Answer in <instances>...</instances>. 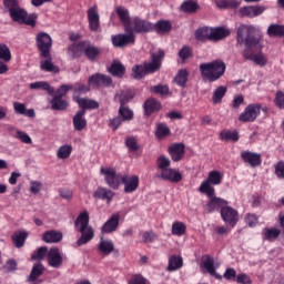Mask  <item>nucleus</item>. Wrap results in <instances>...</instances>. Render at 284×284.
<instances>
[{"instance_id": "1", "label": "nucleus", "mask_w": 284, "mask_h": 284, "mask_svg": "<svg viewBox=\"0 0 284 284\" xmlns=\"http://www.w3.org/2000/svg\"><path fill=\"white\" fill-rule=\"evenodd\" d=\"M3 7L14 23L30 26L31 28L37 26V13L28 14V11L19 4V0H3Z\"/></svg>"}, {"instance_id": "2", "label": "nucleus", "mask_w": 284, "mask_h": 284, "mask_svg": "<svg viewBox=\"0 0 284 284\" xmlns=\"http://www.w3.org/2000/svg\"><path fill=\"white\" fill-rule=\"evenodd\" d=\"M163 59H165V51L159 49L158 52L151 54V62H144L143 65L135 64L132 68L133 78L143 79L148 74H154L161 70L163 65Z\"/></svg>"}, {"instance_id": "3", "label": "nucleus", "mask_w": 284, "mask_h": 284, "mask_svg": "<svg viewBox=\"0 0 284 284\" xmlns=\"http://www.w3.org/2000/svg\"><path fill=\"white\" fill-rule=\"evenodd\" d=\"M236 43L245 50H254L261 45V38L256 37V29L251 24H240L236 28Z\"/></svg>"}, {"instance_id": "4", "label": "nucleus", "mask_w": 284, "mask_h": 284, "mask_svg": "<svg viewBox=\"0 0 284 284\" xmlns=\"http://www.w3.org/2000/svg\"><path fill=\"white\" fill-rule=\"evenodd\" d=\"M75 232L81 236L75 242L77 247L88 245L94 239V229L90 226V213L88 211L81 212L74 222Z\"/></svg>"}, {"instance_id": "5", "label": "nucleus", "mask_w": 284, "mask_h": 284, "mask_svg": "<svg viewBox=\"0 0 284 284\" xmlns=\"http://www.w3.org/2000/svg\"><path fill=\"white\" fill-rule=\"evenodd\" d=\"M226 68L227 67L223 60H214L212 62L201 63V77L202 79L209 81V83H214V81H219V79L225 74Z\"/></svg>"}, {"instance_id": "6", "label": "nucleus", "mask_w": 284, "mask_h": 284, "mask_svg": "<svg viewBox=\"0 0 284 284\" xmlns=\"http://www.w3.org/2000/svg\"><path fill=\"white\" fill-rule=\"evenodd\" d=\"M222 181L223 175L221 171H211L207 179L201 183L199 192H201V194H206L209 199H212V196L216 194V191L212 185H221Z\"/></svg>"}, {"instance_id": "7", "label": "nucleus", "mask_w": 284, "mask_h": 284, "mask_svg": "<svg viewBox=\"0 0 284 284\" xmlns=\"http://www.w3.org/2000/svg\"><path fill=\"white\" fill-rule=\"evenodd\" d=\"M36 47L39 52V57H50V54H52V37L43 31L37 33Z\"/></svg>"}, {"instance_id": "8", "label": "nucleus", "mask_w": 284, "mask_h": 284, "mask_svg": "<svg viewBox=\"0 0 284 284\" xmlns=\"http://www.w3.org/2000/svg\"><path fill=\"white\" fill-rule=\"evenodd\" d=\"M73 50L84 52V55L89 61L94 62L101 54V48L90 44V41H80L79 43L72 44Z\"/></svg>"}, {"instance_id": "9", "label": "nucleus", "mask_w": 284, "mask_h": 284, "mask_svg": "<svg viewBox=\"0 0 284 284\" xmlns=\"http://www.w3.org/2000/svg\"><path fill=\"white\" fill-rule=\"evenodd\" d=\"M124 32H130L131 34H145L152 32V24L139 17L132 18L129 29H125Z\"/></svg>"}, {"instance_id": "10", "label": "nucleus", "mask_w": 284, "mask_h": 284, "mask_svg": "<svg viewBox=\"0 0 284 284\" xmlns=\"http://www.w3.org/2000/svg\"><path fill=\"white\" fill-rule=\"evenodd\" d=\"M100 173L104 175V181L111 190H119L121 185V179L123 175L116 173V169L114 168H101Z\"/></svg>"}, {"instance_id": "11", "label": "nucleus", "mask_w": 284, "mask_h": 284, "mask_svg": "<svg viewBox=\"0 0 284 284\" xmlns=\"http://www.w3.org/2000/svg\"><path fill=\"white\" fill-rule=\"evenodd\" d=\"M262 108L261 103L248 104L240 114L239 121H241V123H254L261 115Z\"/></svg>"}, {"instance_id": "12", "label": "nucleus", "mask_w": 284, "mask_h": 284, "mask_svg": "<svg viewBox=\"0 0 284 284\" xmlns=\"http://www.w3.org/2000/svg\"><path fill=\"white\" fill-rule=\"evenodd\" d=\"M111 43L113 48H128V45H134L136 43V34L131 32L118 33L111 36Z\"/></svg>"}, {"instance_id": "13", "label": "nucleus", "mask_w": 284, "mask_h": 284, "mask_svg": "<svg viewBox=\"0 0 284 284\" xmlns=\"http://www.w3.org/2000/svg\"><path fill=\"white\" fill-rule=\"evenodd\" d=\"M87 19L91 32H101V16L99 14V7L97 4L88 9Z\"/></svg>"}, {"instance_id": "14", "label": "nucleus", "mask_w": 284, "mask_h": 284, "mask_svg": "<svg viewBox=\"0 0 284 284\" xmlns=\"http://www.w3.org/2000/svg\"><path fill=\"white\" fill-rule=\"evenodd\" d=\"M89 88H112V78L103 73H94L88 79Z\"/></svg>"}, {"instance_id": "15", "label": "nucleus", "mask_w": 284, "mask_h": 284, "mask_svg": "<svg viewBox=\"0 0 284 284\" xmlns=\"http://www.w3.org/2000/svg\"><path fill=\"white\" fill-rule=\"evenodd\" d=\"M221 219L231 227H236V224L239 223V211H236L229 204L224 209H222Z\"/></svg>"}, {"instance_id": "16", "label": "nucleus", "mask_w": 284, "mask_h": 284, "mask_svg": "<svg viewBox=\"0 0 284 284\" xmlns=\"http://www.w3.org/2000/svg\"><path fill=\"white\" fill-rule=\"evenodd\" d=\"M265 12V7L263 6H246L239 9V17L254 19L261 17Z\"/></svg>"}, {"instance_id": "17", "label": "nucleus", "mask_w": 284, "mask_h": 284, "mask_svg": "<svg viewBox=\"0 0 284 284\" xmlns=\"http://www.w3.org/2000/svg\"><path fill=\"white\" fill-rule=\"evenodd\" d=\"M73 101L78 104L80 109L79 112H83V114H85L88 110H99L100 108L99 102L90 98L74 97Z\"/></svg>"}, {"instance_id": "18", "label": "nucleus", "mask_w": 284, "mask_h": 284, "mask_svg": "<svg viewBox=\"0 0 284 284\" xmlns=\"http://www.w3.org/2000/svg\"><path fill=\"white\" fill-rule=\"evenodd\" d=\"M241 159L243 163H247L251 168H258L261 163H263V159L261 153L252 152V151H242Z\"/></svg>"}, {"instance_id": "19", "label": "nucleus", "mask_w": 284, "mask_h": 284, "mask_svg": "<svg viewBox=\"0 0 284 284\" xmlns=\"http://www.w3.org/2000/svg\"><path fill=\"white\" fill-rule=\"evenodd\" d=\"M121 183L124 185V193L132 194L139 190V178L138 175H122Z\"/></svg>"}, {"instance_id": "20", "label": "nucleus", "mask_w": 284, "mask_h": 284, "mask_svg": "<svg viewBox=\"0 0 284 284\" xmlns=\"http://www.w3.org/2000/svg\"><path fill=\"white\" fill-rule=\"evenodd\" d=\"M98 252L101 254V256H110V254L119 252V250L114 247V242L112 240L100 237L98 243Z\"/></svg>"}, {"instance_id": "21", "label": "nucleus", "mask_w": 284, "mask_h": 284, "mask_svg": "<svg viewBox=\"0 0 284 284\" xmlns=\"http://www.w3.org/2000/svg\"><path fill=\"white\" fill-rule=\"evenodd\" d=\"M47 261L49 266L54 267L55 270H59V267L63 265V257L61 256L58 247H51L47 253Z\"/></svg>"}, {"instance_id": "22", "label": "nucleus", "mask_w": 284, "mask_h": 284, "mask_svg": "<svg viewBox=\"0 0 284 284\" xmlns=\"http://www.w3.org/2000/svg\"><path fill=\"white\" fill-rule=\"evenodd\" d=\"M119 221H121V216L112 214L111 219L101 226V234H114L119 230Z\"/></svg>"}, {"instance_id": "23", "label": "nucleus", "mask_w": 284, "mask_h": 284, "mask_svg": "<svg viewBox=\"0 0 284 284\" xmlns=\"http://www.w3.org/2000/svg\"><path fill=\"white\" fill-rule=\"evenodd\" d=\"M160 176L164 181H170V183H181V181H183V174L170 166L169 169H164L163 171H161Z\"/></svg>"}, {"instance_id": "24", "label": "nucleus", "mask_w": 284, "mask_h": 284, "mask_svg": "<svg viewBox=\"0 0 284 284\" xmlns=\"http://www.w3.org/2000/svg\"><path fill=\"white\" fill-rule=\"evenodd\" d=\"M202 265L211 276H214L217 281L223 280V275L216 273V267H214V257L211 255H204L202 257Z\"/></svg>"}, {"instance_id": "25", "label": "nucleus", "mask_w": 284, "mask_h": 284, "mask_svg": "<svg viewBox=\"0 0 284 284\" xmlns=\"http://www.w3.org/2000/svg\"><path fill=\"white\" fill-rule=\"evenodd\" d=\"M168 152L172 161H174V163H179V161H182L183 156H185V144L175 143L169 146Z\"/></svg>"}, {"instance_id": "26", "label": "nucleus", "mask_w": 284, "mask_h": 284, "mask_svg": "<svg viewBox=\"0 0 284 284\" xmlns=\"http://www.w3.org/2000/svg\"><path fill=\"white\" fill-rule=\"evenodd\" d=\"M114 196L115 193L112 190L103 186H99L93 193L94 199H98L99 201H106L108 205L112 203V199H114Z\"/></svg>"}, {"instance_id": "27", "label": "nucleus", "mask_w": 284, "mask_h": 284, "mask_svg": "<svg viewBox=\"0 0 284 284\" xmlns=\"http://www.w3.org/2000/svg\"><path fill=\"white\" fill-rule=\"evenodd\" d=\"M226 205H230V202L213 195L206 203V210L210 214H212V212H216V210H220L221 212L223 209H225Z\"/></svg>"}, {"instance_id": "28", "label": "nucleus", "mask_w": 284, "mask_h": 284, "mask_svg": "<svg viewBox=\"0 0 284 284\" xmlns=\"http://www.w3.org/2000/svg\"><path fill=\"white\" fill-rule=\"evenodd\" d=\"M243 57L246 61H253L261 68L267 65V58H265L263 53H254L252 50H244Z\"/></svg>"}, {"instance_id": "29", "label": "nucleus", "mask_w": 284, "mask_h": 284, "mask_svg": "<svg viewBox=\"0 0 284 284\" xmlns=\"http://www.w3.org/2000/svg\"><path fill=\"white\" fill-rule=\"evenodd\" d=\"M115 12L124 28V32L125 30H130V23L132 22L130 11L125 7H116Z\"/></svg>"}, {"instance_id": "30", "label": "nucleus", "mask_w": 284, "mask_h": 284, "mask_svg": "<svg viewBox=\"0 0 284 284\" xmlns=\"http://www.w3.org/2000/svg\"><path fill=\"white\" fill-rule=\"evenodd\" d=\"M143 108L145 116H152L154 112H159V110H161V102L154 98H151L144 102Z\"/></svg>"}, {"instance_id": "31", "label": "nucleus", "mask_w": 284, "mask_h": 284, "mask_svg": "<svg viewBox=\"0 0 284 284\" xmlns=\"http://www.w3.org/2000/svg\"><path fill=\"white\" fill-rule=\"evenodd\" d=\"M42 241H44V243H61V241H63V233L57 230L45 231L42 234Z\"/></svg>"}, {"instance_id": "32", "label": "nucleus", "mask_w": 284, "mask_h": 284, "mask_svg": "<svg viewBox=\"0 0 284 284\" xmlns=\"http://www.w3.org/2000/svg\"><path fill=\"white\" fill-rule=\"evenodd\" d=\"M73 128L78 132H82L88 128V120L85 119V113L83 111H78L73 116Z\"/></svg>"}, {"instance_id": "33", "label": "nucleus", "mask_w": 284, "mask_h": 284, "mask_svg": "<svg viewBox=\"0 0 284 284\" xmlns=\"http://www.w3.org/2000/svg\"><path fill=\"white\" fill-rule=\"evenodd\" d=\"M40 59H44L40 62L41 70L44 72H53L54 74L59 73V67L52 63V53H49V57H40Z\"/></svg>"}, {"instance_id": "34", "label": "nucleus", "mask_w": 284, "mask_h": 284, "mask_svg": "<svg viewBox=\"0 0 284 284\" xmlns=\"http://www.w3.org/2000/svg\"><path fill=\"white\" fill-rule=\"evenodd\" d=\"M230 34V29L223 27L211 29V41H222V39H227Z\"/></svg>"}, {"instance_id": "35", "label": "nucleus", "mask_w": 284, "mask_h": 284, "mask_svg": "<svg viewBox=\"0 0 284 284\" xmlns=\"http://www.w3.org/2000/svg\"><path fill=\"white\" fill-rule=\"evenodd\" d=\"M183 267V257L181 255H171L169 257L168 272H176Z\"/></svg>"}, {"instance_id": "36", "label": "nucleus", "mask_w": 284, "mask_h": 284, "mask_svg": "<svg viewBox=\"0 0 284 284\" xmlns=\"http://www.w3.org/2000/svg\"><path fill=\"white\" fill-rule=\"evenodd\" d=\"M27 240H28V232H23V231L16 232L11 236V241H12L14 247H17L18 250H21V247H23V245H26Z\"/></svg>"}, {"instance_id": "37", "label": "nucleus", "mask_w": 284, "mask_h": 284, "mask_svg": "<svg viewBox=\"0 0 284 284\" xmlns=\"http://www.w3.org/2000/svg\"><path fill=\"white\" fill-rule=\"evenodd\" d=\"M118 114L124 121V123H130L134 119V111L128 106V104H120Z\"/></svg>"}, {"instance_id": "38", "label": "nucleus", "mask_w": 284, "mask_h": 284, "mask_svg": "<svg viewBox=\"0 0 284 284\" xmlns=\"http://www.w3.org/2000/svg\"><path fill=\"white\" fill-rule=\"evenodd\" d=\"M278 236H281V230H278V229L265 227L262 231L263 241H268L272 243V242L276 241V239H278Z\"/></svg>"}, {"instance_id": "39", "label": "nucleus", "mask_w": 284, "mask_h": 284, "mask_svg": "<svg viewBox=\"0 0 284 284\" xmlns=\"http://www.w3.org/2000/svg\"><path fill=\"white\" fill-rule=\"evenodd\" d=\"M109 73L121 79L125 74V67L120 61H113L109 68Z\"/></svg>"}, {"instance_id": "40", "label": "nucleus", "mask_w": 284, "mask_h": 284, "mask_svg": "<svg viewBox=\"0 0 284 284\" xmlns=\"http://www.w3.org/2000/svg\"><path fill=\"white\" fill-rule=\"evenodd\" d=\"M45 272V266H43L41 263H37L32 266L31 273L28 277L29 283H34L39 276H41Z\"/></svg>"}, {"instance_id": "41", "label": "nucleus", "mask_w": 284, "mask_h": 284, "mask_svg": "<svg viewBox=\"0 0 284 284\" xmlns=\"http://www.w3.org/2000/svg\"><path fill=\"white\" fill-rule=\"evenodd\" d=\"M212 29L207 27L199 28L195 31V39L196 41H212Z\"/></svg>"}, {"instance_id": "42", "label": "nucleus", "mask_w": 284, "mask_h": 284, "mask_svg": "<svg viewBox=\"0 0 284 284\" xmlns=\"http://www.w3.org/2000/svg\"><path fill=\"white\" fill-rule=\"evenodd\" d=\"M221 141H233V143H236L241 136L239 135L237 130H222L220 133Z\"/></svg>"}, {"instance_id": "43", "label": "nucleus", "mask_w": 284, "mask_h": 284, "mask_svg": "<svg viewBox=\"0 0 284 284\" xmlns=\"http://www.w3.org/2000/svg\"><path fill=\"white\" fill-rule=\"evenodd\" d=\"M215 3L221 10H227V8L231 10H236V8L241 6V1L239 0H216Z\"/></svg>"}, {"instance_id": "44", "label": "nucleus", "mask_w": 284, "mask_h": 284, "mask_svg": "<svg viewBox=\"0 0 284 284\" xmlns=\"http://www.w3.org/2000/svg\"><path fill=\"white\" fill-rule=\"evenodd\" d=\"M189 77L190 72H187V69H182L176 73L174 81L180 88H185L187 85Z\"/></svg>"}, {"instance_id": "45", "label": "nucleus", "mask_w": 284, "mask_h": 284, "mask_svg": "<svg viewBox=\"0 0 284 284\" xmlns=\"http://www.w3.org/2000/svg\"><path fill=\"white\" fill-rule=\"evenodd\" d=\"M134 91L132 89H124L119 94L120 105H128L134 99Z\"/></svg>"}, {"instance_id": "46", "label": "nucleus", "mask_w": 284, "mask_h": 284, "mask_svg": "<svg viewBox=\"0 0 284 284\" xmlns=\"http://www.w3.org/2000/svg\"><path fill=\"white\" fill-rule=\"evenodd\" d=\"M181 10L186 14H194V12L199 10V2L194 0H186L181 4Z\"/></svg>"}, {"instance_id": "47", "label": "nucleus", "mask_w": 284, "mask_h": 284, "mask_svg": "<svg viewBox=\"0 0 284 284\" xmlns=\"http://www.w3.org/2000/svg\"><path fill=\"white\" fill-rule=\"evenodd\" d=\"M30 90H44L48 94H54L53 87L50 85L48 82L38 81L30 84Z\"/></svg>"}, {"instance_id": "48", "label": "nucleus", "mask_w": 284, "mask_h": 284, "mask_svg": "<svg viewBox=\"0 0 284 284\" xmlns=\"http://www.w3.org/2000/svg\"><path fill=\"white\" fill-rule=\"evenodd\" d=\"M154 30L158 32V34H161V32H170V30H172V22H170V20H159L154 24Z\"/></svg>"}, {"instance_id": "49", "label": "nucleus", "mask_w": 284, "mask_h": 284, "mask_svg": "<svg viewBox=\"0 0 284 284\" xmlns=\"http://www.w3.org/2000/svg\"><path fill=\"white\" fill-rule=\"evenodd\" d=\"M267 36L268 37H284V26L273 23L267 28Z\"/></svg>"}, {"instance_id": "50", "label": "nucleus", "mask_w": 284, "mask_h": 284, "mask_svg": "<svg viewBox=\"0 0 284 284\" xmlns=\"http://www.w3.org/2000/svg\"><path fill=\"white\" fill-rule=\"evenodd\" d=\"M225 94H227L226 87L221 85L217 89H215V91L213 92V95H212V101H213L214 105L221 103L223 101V97H225Z\"/></svg>"}, {"instance_id": "51", "label": "nucleus", "mask_w": 284, "mask_h": 284, "mask_svg": "<svg viewBox=\"0 0 284 284\" xmlns=\"http://www.w3.org/2000/svg\"><path fill=\"white\" fill-rule=\"evenodd\" d=\"M0 60L4 63H10V61H12V53L6 43H0Z\"/></svg>"}, {"instance_id": "52", "label": "nucleus", "mask_w": 284, "mask_h": 284, "mask_svg": "<svg viewBox=\"0 0 284 284\" xmlns=\"http://www.w3.org/2000/svg\"><path fill=\"white\" fill-rule=\"evenodd\" d=\"M187 231V226L183 222H173L172 224V234L173 236H183Z\"/></svg>"}, {"instance_id": "53", "label": "nucleus", "mask_w": 284, "mask_h": 284, "mask_svg": "<svg viewBox=\"0 0 284 284\" xmlns=\"http://www.w3.org/2000/svg\"><path fill=\"white\" fill-rule=\"evenodd\" d=\"M155 136H158V139H165V136H170V126L165 123H158Z\"/></svg>"}, {"instance_id": "54", "label": "nucleus", "mask_w": 284, "mask_h": 284, "mask_svg": "<svg viewBox=\"0 0 284 284\" xmlns=\"http://www.w3.org/2000/svg\"><path fill=\"white\" fill-rule=\"evenodd\" d=\"M51 108L52 110H65V108H68V102H65V100H62L61 97L54 95L51 100Z\"/></svg>"}, {"instance_id": "55", "label": "nucleus", "mask_w": 284, "mask_h": 284, "mask_svg": "<svg viewBox=\"0 0 284 284\" xmlns=\"http://www.w3.org/2000/svg\"><path fill=\"white\" fill-rule=\"evenodd\" d=\"M48 247L41 246L37 251H34L31 255V261H43L45 256H48Z\"/></svg>"}, {"instance_id": "56", "label": "nucleus", "mask_w": 284, "mask_h": 284, "mask_svg": "<svg viewBox=\"0 0 284 284\" xmlns=\"http://www.w3.org/2000/svg\"><path fill=\"white\" fill-rule=\"evenodd\" d=\"M172 165V162L169 160L165 155H160L156 159V166L160 169V172H163V170H168Z\"/></svg>"}, {"instance_id": "57", "label": "nucleus", "mask_w": 284, "mask_h": 284, "mask_svg": "<svg viewBox=\"0 0 284 284\" xmlns=\"http://www.w3.org/2000/svg\"><path fill=\"white\" fill-rule=\"evenodd\" d=\"M125 145L129 152H139V141L134 136H128L125 139Z\"/></svg>"}, {"instance_id": "58", "label": "nucleus", "mask_w": 284, "mask_h": 284, "mask_svg": "<svg viewBox=\"0 0 284 284\" xmlns=\"http://www.w3.org/2000/svg\"><path fill=\"white\" fill-rule=\"evenodd\" d=\"M191 57H193L192 47L183 45L179 51V58L181 59V61H187V59H190Z\"/></svg>"}, {"instance_id": "59", "label": "nucleus", "mask_w": 284, "mask_h": 284, "mask_svg": "<svg viewBox=\"0 0 284 284\" xmlns=\"http://www.w3.org/2000/svg\"><path fill=\"white\" fill-rule=\"evenodd\" d=\"M150 92H153L154 94H160L161 97H165V94L170 93V88L164 84H158L151 87Z\"/></svg>"}, {"instance_id": "60", "label": "nucleus", "mask_w": 284, "mask_h": 284, "mask_svg": "<svg viewBox=\"0 0 284 284\" xmlns=\"http://www.w3.org/2000/svg\"><path fill=\"white\" fill-rule=\"evenodd\" d=\"M72 154V146L62 145L59 148L57 156L58 159H68Z\"/></svg>"}, {"instance_id": "61", "label": "nucleus", "mask_w": 284, "mask_h": 284, "mask_svg": "<svg viewBox=\"0 0 284 284\" xmlns=\"http://www.w3.org/2000/svg\"><path fill=\"white\" fill-rule=\"evenodd\" d=\"M16 139H18V141H21V143H26L27 145H30V143H32V138H30V135H28V133L23 132V131H17Z\"/></svg>"}, {"instance_id": "62", "label": "nucleus", "mask_w": 284, "mask_h": 284, "mask_svg": "<svg viewBox=\"0 0 284 284\" xmlns=\"http://www.w3.org/2000/svg\"><path fill=\"white\" fill-rule=\"evenodd\" d=\"M129 284H150V282L143 275L135 274L131 277Z\"/></svg>"}, {"instance_id": "63", "label": "nucleus", "mask_w": 284, "mask_h": 284, "mask_svg": "<svg viewBox=\"0 0 284 284\" xmlns=\"http://www.w3.org/2000/svg\"><path fill=\"white\" fill-rule=\"evenodd\" d=\"M274 103L280 110H284V92L277 91L275 95Z\"/></svg>"}, {"instance_id": "64", "label": "nucleus", "mask_w": 284, "mask_h": 284, "mask_svg": "<svg viewBox=\"0 0 284 284\" xmlns=\"http://www.w3.org/2000/svg\"><path fill=\"white\" fill-rule=\"evenodd\" d=\"M275 175L277 179H284V161H280L275 165Z\"/></svg>"}]
</instances>
